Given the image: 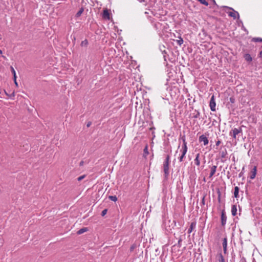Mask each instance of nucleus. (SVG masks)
<instances>
[{
    "label": "nucleus",
    "mask_w": 262,
    "mask_h": 262,
    "mask_svg": "<svg viewBox=\"0 0 262 262\" xmlns=\"http://www.w3.org/2000/svg\"><path fill=\"white\" fill-rule=\"evenodd\" d=\"M183 144L182 146V148L180 150L181 153V155L178 157L179 162H181L183 161L184 158L185 157V155L187 151V142L185 140V137L182 138Z\"/></svg>",
    "instance_id": "nucleus-1"
},
{
    "label": "nucleus",
    "mask_w": 262,
    "mask_h": 262,
    "mask_svg": "<svg viewBox=\"0 0 262 262\" xmlns=\"http://www.w3.org/2000/svg\"><path fill=\"white\" fill-rule=\"evenodd\" d=\"M169 156H167L164 163H163V170L165 174V177H167L169 175Z\"/></svg>",
    "instance_id": "nucleus-2"
},
{
    "label": "nucleus",
    "mask_w": 262,
    "mask_h": 262,
    "mask_svg": "<svg viewBox=\"0 0 262 262\" xmlns=\"http://www.w3.org/2000/svg\"><path fill=\"white\" fill-rule=\"evenodd\" d=\"M242 132V130L241 128H234L230 132V135L235 139L236 138V135H238L239 133H241Z\"/></svg>",
    "instance_id": "nucleus-3"
},
{
    "label": "nucleus",
    "mask_w": 262,
    "mask_h": 262,
    "mask_svg": "<svg viewBox=\"0 0 262 262\" xmlns=\"http://www.w3.org/2000/svg\"><path fill=\"white\" fill-rule=\"evenodd\" d=\"M227 8L232 10L231 11L229 12L228 13L229 16L233 17L234 19H235L236 18H239V13H238V12L235 11L231 8H229V7H227Z\"/></svg>",
    "instance_id": "nucleus-4"
},
{
    "label": "nucleus",
    "mask_w": 262,
    "mask_h": 262,
    "mask_svg": "<svg viewBox=\"0 0 262 262\" xmlns=\"http://www.w3.org/2000/svg\"><path fill=\"white\" fill-rule=\"evenodd\" d=\"M209 106L210 107V110L214 112V111H215L216 110V103H215V98H214V95H212L211 99H210V103H209Z\"/></svg>",
    "instance_id": "nucleus-5"
},
{
    "label": "nucleus",
    "mask_w": 262,
    "mask_h": 262,
    "mask_svg": "<svg viewBox=\"0 0 262 262\" xmlns=\"http://www.w3.org/2000/svg\"><path fill=\"white\" fill-rule=\"evenodd\" d=\"M199 141L200 142H202L204 145H207L209 143L207 137L204 135H202L199 137Z\"/></svg>",
    "instance_id": "nucleus-6"
},
{
    "label": "nucleus",
    "mask_w": 262,
    "mask_h": 262,
    "mask_svg": "<svg viewBox=\"0 0 262 262\" xmlns=\"http://www.w3.org/2000/svg\"><path fill=\"white\" fill-rule=\"evenodd\" d=\"M194 163L198 166L200 165V154L199 153L196 155L195 158L194 159Z\"/></svg>",
    "instance_id": "nucleus-7"
},
{
    "label": "nucleus",
    "mask_w": 262,
    "mask_h": 262,
    "mask_svg": "<svg viewBox=\"0 0 262 262\" xmlns=\"http://www.w3.org/2000/svg\"><path fill=\"white\" fill-rule=\"evenodd\" d=\"M257 168L256 166H254L251 172V175L250 178L251 179H254L255 178L256 174Z\"/></svg>",
    "instance_id": "nucleus-8"
},
{
    "label": "nucleus",
    "mask_w": 262,
    "mask_h": 262,
    "mask_svg": "<svg viewBox=\"0 0 262 262\" xmlns=\"http://www.w3.org/2000/svg\"><path fill=\"white\" fill-rule=\"evenodd\" d=\"M196 225V223L195 222H193L191 223L190 227L189 228V229L188 230V233L190 234L192 232L193 230L195 228Z\"/></svg>",
    "instance_id": "nucleus-9"
},
{
    "label": "nucleus",
    "mask_w": 262,
    "mask_h": 262,
    "mask_svg": "<svg viewBox=\"0 0 262 262\" xmlns=\"http://www.w3.org/2000/svg\"><path fill=\"white\" fill-rule=\"evenodd\" d=\"M217 166L213 165L211 167L210 173L209 174V178H211L216 172Z\"/></svg>",
    "instance_id": "nucleus-10"
},
{
    "label": "nucleus",
    "mask_w": 262,
    "mask_h": 262,
    "mask_svg": "<svg viewBox=\"0 0 262 262\" xmlns=\"http://www.w3.org/2000/svg\"><path fill=\"white\" fill-rule=\"evenodd\" d=\"M223 247L224 252L225 253H226V251H227V239L226 237L223 239Z\"/></svg>",
    "instance_id": "nucleus-11"
},
{
    "label": "nucleus",
    "mask_w": 262,
    "mask_h": 262,
    "mask_svg": "<svg viewBox=\"0 0 262 262\" xmlns=\"http://www.w3.org/2000/svg\"><path fill=\"white\" fill-rule=\"evenodd\" d=\"M103 17L105 19H110V13L107 9H105L103 10Z\"/></svg>",
    "instance_id": "nucleus-12"
},
{
    "label": "nucleus",
    "mask_w": 262,
    "mask_h": 262,
    "mask_svg": "<svg viewBox=\"0 0 262 262\" xmlns=\"http://www.w3.org/2000/svg\"><path fill=\"white\" fill-rule=\"evenodd\" d=\"M165 25H166L165 23H158L155 25V27L157 30H160L162 29V26L164 27Z\"/></svg>",
    "instance_id": "nucleus-13"
},
{
    "label": "nucleus",
    "mask_w": 262,
    "mask_h": 262,
    "mask_svg": "<svg viewBox=\"0 0 262 262\" xmlns=\"http://www.w3.org/2000/svg\"><path fill=\"white\" fill-rule=\"evenodd\" d=\"M226 219H227L226 216H225L224 212L223 211L222 212V215H221L222 224L223 225H224L226 224Z\"/></svg>",
    "instance_id": "nucleus-14"
},
{
    "label": "nucleus",
    "mask_w": 262,
    "mask_h": 262,
    "mask_svg": "<svg viewBox=\"0 0 262 262\" xmlns=\"http://www.w3.org/2000/svg\"><path fill=\"white\" fill-rule=\"evenodd\" d=\"M244 58L248 62H251L252 60V58L249 54H246L244 56Z\"/></svg>",
    "instance_id": "nucleus-15"
},
{
    "label": "nucleus",
    "mask_w": 262,
    "mask_h": 262,
    "mask_svg": "<svg viewBox=\"0 0 262 262\" xmlns=\"http://www.w3.org/2000/svg\"><path fill=\"white\" fill-rule=\"evenodd\" d=\"M231 212H232V214L233 215V216H235L236 215V212H237V208H236V206L235 205H233L232 206V208H231Z\"/></svg>",
    "instance_id": "nucleus-16"
},
{
    "label": "nucleus",
    "mask_w": 262,
    "mask_h": 262,
    "mask_svg": "<svg viewBox=\"0 0 262 262\" xmlns=\"http://www.w3.org/2000/svg\"><path fill=\"white\" fill-rule=\"evenodd\" d=\"M238 192H239V188L237 186L235 187L234 188V197L237 198L238 196Z\"/></svg>",
    "instance_id": "nucleus-17"
},
{
    "label": "nucleus",
    "mask_w": 262,
    "mask_h": 262,
    "mask_svg": "<svg viewBox=\"0 0 262 262\" xmlns=\"http://www.w3.org/2000/svg\"><path fill=\"white\" fill-rule=\"evenodd\" d=\"M87 231H88V229L86 228H83L80 229V230H79L77 231V234H81L84 233L85 232H86Z\"/></svg>",
    "instance_id": "nucleus-18"
},
{
    "label": "nucleus",
    "mask_w": 262,
    "mask_h": 262,
    "mask_svg": "<svg viewBox=\"0 0 262 262\" xmlns=\"http://www.w3.org/2000/svg\"><path fill=\"white\" fill-rule=\"evenodd\" d=\"M219 262H225V259L222 253H220L219 254Z\"/></svg>",
    "instance_id": "nucleus-19"
},
{
    "label": "nucleus",
    "mask_w": 262,
    "mask_h": 262,
    "mask_svg": "<svg viewBox=\"0 0 262 262\" xmlns=\"http://www.w3.org/2000/svg\"><path fill=\"white\" fill-rule=\"evenodd\" d=\"M177 43L179 45L181 46L183 43V39L181 37H179V39L176 40Z\"/></svg>",
    "instance_id": "nucleus-20"
},
{
    "label": "nucleus",
    "mask_w": 262,
    "mask_h": 262,
    "mask_svg": "<svg viewBox=\"0 0 262 262\" xmlns=\"http://www.w3.org/2000/svg\"><path fill=\"white\" fill-rule=\"evenodd\" d=\"M108 198L110 200L114 202H116L117 201V198L116 195H110Z\"/></svg>",
    "instance_id": "nucleus-21"
},
{
    "label": "nucleus",
    "mask_w": 262,
    "mask_h": 262,
    "mask_svg": "<svg viewBox=\"0 0 262 262\" xmlns=\"http://www.w3.org/2000/svg\"><path fill=\"white\" fill-rule=\"evenodd\" d=\"M88 45V40L86 39H85V40H83L81 42V46L86 47V46H87Z\"/></svg>",
    "instance_id": "nucleus-22"
},
{
    "label": "nucleus",
    "mask_w": 262,
    "mask_h": 262,
    "mask_svg": "<svg viewBox=\"0 0 262 262\" xmlns=\"http://www.w3.org/2000/svg\"><path fill=\"white\" fill-rule=\"evenodd\" d=\"M83 8H81L78 11V12L76 14V16H79L81 15V14L83 13Z\"/></svg>",
    "instance_id": "nucleus-23"
},
{
    "label": "nucleus",
    "mask_w": 262,
    "mask_h": 262,
    "mask_svg": "<svg viewBox=\"0 0 262 262\" xmlns=\"http://www.w3.org/2000/svg\"><path fill=\"white\" fill-rule=\"evenodd\" d=\"M253 40L255 41V42L262 41V38L259 37L254 38H253Z\"/></svg>",
    "instance_id": "nucleus-24"
},
{
    "label": "nucleus",
    "mask_w": 262,
    "mask_h": 262,
    "mask_svg": "<svg viewBox=\"0 0 262 262\" xmlns=\"http://www.w3.org/2000/svg\"><path fill=\"white\" fill-rule=\"evenodd\" d=\"M107 211V209H104L101 212L102 216H104L106 214Z\"/></svg>",
    "instance_id": "nucleus-25"
},
{
    "label": "nucleus",
    "mask_w": 262,
    "mask_h": 262,
    "mask_svg": "<svg viewBox=\"0 0 262 262\" xmlns=\"http://www.w3.org/2000/svg\"><path fill=\"white\" fill-rule=\"evenodd\" d=\"M10 69H11V72H12V73L13 74V75H15L16 74V72H15L14 69L13 68V67L11 66L10 67Z\"/></svg>",
    "instance_id": "nucleus-26"
},
{
    "label": "nucleus",
    "mask_w": 262,
    "mask_h": 262,
    "mask_svg": "<svg viewBox=\"0 0 262 262\" xmlns=\"http://www.w3.org/2000/svg\"><path fill=\"white\" fill-rule=\"evenodd\" d=\"M85 177V176L84 175H83V176H81L80 177H79L78 178H77V180L78 181H81L83 179H84Z\"/></svg>",
    "instance_id": "nucleus-27"
},
{
    "label": "nucleus",
    "mask_w": 262,
    "mask_h": 262,
    "mask_svg": "<svg viewBox=\"0 0 262 262\" xmlns=\"http://www.w3.org/2000/svg\"><path fill=\"white\" fill-rule=\"evenodd\" d=\"M144 153H145V154H148L147 146H146V147H145V148L144 149Z\"/></svg>",
    "instance_id": "nucleus-28"
},
{
    "label": "nucleus",
    "mask_w": 262,
    "mask_h": 262,
    "mask_svg": "<svg viewBox=\"0 0 262 262\" xmlns=\"http://www.w3.org/2000/svg\"><path fill=\"white\" fill-rule=\"evenodd\" d=\"M221 143V141L218 140L216 142V146H219Z\"/></svg>",
    "instance_id": "nucleus-29"
},
{
    "label": "nucleus",
    "mask_w": 262,
    "mask_h": 262,
    "mask_svg": "<svg viewBox=\"0 0 262 262\" xmlns=\"http://www.w3.org/2000/svg\"><path fill=\"white\" fill-rule=\"evenodd\" d=\"M13 79H14V81L16 80V74L15 75H13Z\"/></svg>",
    "instance_id": "nucleus-30"
},
{
    "label": "nucleus",
    "mask_w": 262,
    "mask_h": 262,
    "mask_svg": "<svg viewBox=\"0 0 262 262\" xmlns=\"http://www.w3.org/2000/svg\"><path fill=\"white\" fill-rule=\"evenodd\" d=\"M204 203H205V198H204V197H203V198L202 199V203L204 204Z\"/></svg>",
    "instance_id": "nucleus-31"
},
{
    "label": "nucleus",
    "mask_w": 262,
    "mask_h": 262,
    "mask_svg": "<svg viewBox=\"0 0 262 262\" xmlns=\"http://www.w3.org/2000/svg\"><path fill=\"white\" fill-rule=\"evenodd\" d=\"M14 81V83H15V84L16 86H18V83H17V82L16 80Z\"/></svg>",
    "instance_id": "nucleus-32"
},
{
    "label": "nucleus",
    "mask_w": 262,
    "mask_h": 262,
    "mask_svg": "<svg viewBox=\"0 0 262 262\" xmlns=\"http://www.w3.org/2000/svg\"><path fill=\"white\" fill-rule=\"evenodd\" d=\"M137 1H139L140 3H142V2H144V0H137Z\"/></svg>",
    "instance_id": "nucleus-33"
},
{
    "label": "nucleus",
    "mask_w": 262,
    "mask_h": 262,
    "mask_svg": "<svg viewBox=\"0 0 262 262\" xmlns=\"http://www.w3.org/2000/svg\"><path fill=\"white\" fill-rule=\"evenodd\" d=\"M259 55H260V57H262V51H260V53H259Z\"/></svg>",
    "instance_id": "nucleus-34"
},
{
    "label": "nucleus",
    "mask_w": 262,
    "mask_h": 262,
    "mask_svg": "<svg viewBox=\"0 0 262 262\" xmlns=\"http://www.w3.org/2000/svg\"><path fill=\"white\" fill-rule=\"evenodd\" d=\"M214 4H215V1L214 0H211Z\"/></svg>",
    "instance_id": "nucleus-35"
},
{
    "label": "nucleus",
    "mask_w": 262,
    "mask_h": 262,
    "mask_svg": "<svg viewBox=\"0 0 262 262\" xmlns=\"http://www.w3.org/2000/svg\"><path fill=\"white\" fill-rule=\"evenodd\" d=\"M83 163V162H82H82H80V165H82Z\"/></svg>",
    "instance_id": "nucleus-36"
},
{
    "label": "nucleus",
    "mask_w": 262,
    "mask_h": 262,
    "mask_svg": "<svg viewBox=\"0 0 262 262\" xmlns=\"http://www.w3.org/2000/svg\"><path fill=\"white\" fill-rule=\"evenodd\" d=\"M0 54H2V51L0 50Z\"/></svg>",
    "instance_id": "nucleus-37"
},
{
    "label": "nucleus",
    "mask_w": 262,
    "mask_h": 262,
    "mask_svg": "<svg viewBox=\"0 0 262 262\" xmlns=\"http://www.w3.org/2000/svg\"><path fill=\"white\" fill-rule=\"evenodd\" d=\"M224 156H224V154H223V155H222V157H224Z\"/></svg>",
    "instance_id": "nucleus-38"
},
{
    "label": "nucleus",
    "mask_w": 262,
    "mask_h": 262,
    "mask_svg": "<svg viewBox=\"0 0 262 262\" xmlns=\"http://www.w3.org/2000/svg\"><path fill=\"white\" fill-rule=\"evenodd\" d=\"M181 243V240L180 239L179 241V243Z\"/></svg>",
    "instance_id": "nucleus-39"
},
{
    "label": "nucleus",
    "mask_w": 262,
    "mask_h": 262,
    "mask_svg": "<svg viewBox=\"0 0 262 262\" xmlns=\"http://www.w3.org/2000/svg\"><path fill=\"white\" fill-rule=\"evenodd\" d=\"M87 126H90V124H88L87 125Z\"/></svg>",
    "instance_id": "nucleus-40"
}]
</instances>
